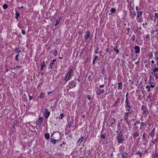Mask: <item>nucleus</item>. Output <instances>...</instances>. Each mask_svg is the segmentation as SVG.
I'll return each mask as SVG.
<instances>
[{
  "mask_svg": "<svg viewBox=\"0 0 158 158\" xmlns=\"http://www.w3.org/2000/svg\"><path fill=\"white\" fill-rule=\"evenodd\" d=\"M114 50L116 52V53H118L119 52V51L118 49H117L116 48H114Z\"/></svg>",
  "mask_w": 158,
  "mask_h": 158,
  "instance_id": "obj_36",
  "label": "nucleus"
},
{
  "mask_svg": "<svg viewBox=\"0 0 158 158\" xmlns=\"http://www.w3.org/2000/svg\"><path fill=\"white\" fill-rule=\"evenodd\" d=\"M146 88L148 92L150 90V87L149 86H147L146 87Z\"/></svg>",
  "mask_w": 158,
  "mask_h": 158,
  "instance_id": "obj_33",
  "label": "nucleus"
},
{
  "mask_svg": "<svg viewBox=\"0 0 158 158\" xmlns=\"http://www.w3.org/2000/svg\"><path fill=\"white\" fill-rule=\"evenodd\" d=\"M141 108L142 110L143 111V114H147L148 113V108L145 106H143L141 107Z\"/></svg>",
  "mask_w": 158,
  "mask_h": 158,
  "instance_id": "obj_3",
  "label": "nucleus"
},
{
  "mask_svg": "<svg viewBox=\"0 0 158 158\" xmlns=\"http://www.w3.org/2000/svg\"><path fill=\"white\" fill-rule=\"evenodd\" d=\"M50 141L52 143H53L54 144H55L56 143V141H57V140H56L55 139L53 138L52 137V135L51 136V140Z\"/></svg>",
  "mask_w": 158,
  "mask_h": 158,
  "instance_id": "obj_11",
  "label": "nucleus"
},
{
  "mask_svg": "<svg viewBox=\"0 0 158 158\" xmlns=\"http://www.w3.org/2000/svg\"><path fill=\"white\" fill-rule=\"evenodd\" d=\"M21 67V66H17L14 68V69L15 70H16V71H17L18 69H19Z\"/></svg>",
  "mask_w": 158,
  "mask_h": 158,
  "instance_id": "obj_29",
  "label": "nucleus"
},
{
  "mask_svg": "<svg viewBox=\"0 0 158 158\" xmlns=\"http://www.w3.org/2000/svg\"><path fill=\"white\" fill-rule=\"evenodd\" d=\"M44 96V94L43 93H42L40 94L39 98H43Z\"/></svg>",
  "mask_w": 158,
  "mask_h": 158,
  "instance_id": "obj_27",
  "label": "nucleus"
},
{
  "mask_svg": "<svg viewBox=\"0 0 158 158\" xmlns=\"http://www.w3.org/2000/svg\"><path fill=\"white\" fill-rule=\"evenodd\" d=\"M122 158H128V154L126 152H123L122 153Z\"/></svg>",
  "mask_w": 158,
  "mask_h": 158,
  "instance_id": "obj_9",
  "label": "nucleus"
},
{
  "mask_svg": "<svg viewBox=\"0 0 158 158\" xmlns=\"http://www.w3.org/2000/svg\"><path fill=\"white\" fill-rule=\"evenodd\" d=\"M7 5L6 4H4L3 6V7L4 9H6L7 8Z\"/></svg>",
  "mask_w": 158,
  "mask_h": 158,
  "instance_id": "obj_30",
  "label": "nucleus"
},
{
  "mask_svg": "<svg viewBox=\"0 0 158 158\" xmlns=\"http://www.w3.org/2000/svg\"><path fill=\"white\" fill-rule=\"evenodd\" d=\"M129 112H127L125 113V116L124 117V119L126 120H127L128 119V116Z\"/></svg>",
  "mask_w": 158,
  "mask_h": 158,
  "instance_id": "obj_15",
  "label": "nucleus"
},
{
  "mask_svg": "<svg viewBox=\"0 0 158 158\" xmlns=\"http://www.w3.org/2000/svg\"><path fill=\"white\" fill-rule=\"evenodd\" d=\"M118 89H121L122 88V83H118Z\"/></svg>",
  "mask_w": 158,
  "mask_h": 158,
  "instance_id": "obj_18",
  "label": "nucleus"
},
{
  "mask_svg": "<svg viewBox=\"0 0 158 158\" xmlns=\"http://www.w3.org/2000/svg\"><path fill=\"white\" fill-rule=\"evenodd\" d=\"M136 10L138 12V7L137 6H136Z\"/></svg>",
  "mask_w": 158,
  "mask_h": 158,
  "instance_id": "obj_57",
  "label": "nucleus"
},
{
  "mask_svg": "<svg viewBox=\"0 0 158 158\" xmlns=\"http://www.w3.org/2000/svg\"><path fill=\"white\" fill-rule=\"evenodd\" d=\"M135 53H139L140 51V48L138 46H136L134 47Z\"/></svg>",
  "mask_w": 158,
  "mask_h": 158,
  "instance_id": "obj_6",
  "label": "nucleus"
},
{
  "mask_svg": "<svg viewBox=\"0 0 158 158\" xmlns=\"http://www.w3.org/2000/svg\"><path fill=\"white\" fill-rule=\"evenodd\" d=\"M139 135V133L138 132H136L134 133L133 135V137L135 138L136 137H138Z\"/></svg>",
  "mask_w": 158,
  "mask_h": 158,
  "instance_id": "obj_16",
  "label": "nucleus"
},
{
  "mask_svg": "<svg viewBox=\"0 0 158 158\" xmlns=\"http://www.w3.org/2000/svg\"><path fill=\"white\" fill-rule=\"evenodd\" d=\"M117 139L119 143H121L123 142V134L122 132H120L118 134Z\"/></svg>",
  "mask_w": 158,
  "mask_h": 158,
  "instance_id": "obj_2",
  "label": "nucleus"
},
{
  "mask_svg": "<svg viewBox=\"0 0 158 158\" xmlns=\"http://www.w3.org/2000/svg\"><path fill=\"white\" fill-rule=\"evenodd\" d=\"M104 92V90H102L100 88L98 89L96 91L97 94L98 95H100L102 93H103Z\"/></svg>",
  "mask_w": 158,
  "mask_h": 158,
  "instance_id": "obj_8",
  "label": "nucleus"
},
{
  "mask_svg": "<svg viewBox=\"0 0 158 158\" xmlns=\"http://www.w3.org/2000/svg\"><path fill=\"white\" fill-rule=\"evenodd\" d=\"M45 65L44 64H43L41 65V70H43L44 68L45 67Z\"/></svg>",
  "mask_w": 158,
  "mask_h": 158,
  "instance_id": "obj_28",
  "label": "nucleus"
},
{
  "mask_svg": "<svg viewBox=\"0 0 158 158\" xmlns=\"http://www.w3.org/2000/svg\"><path fill=\"white\" fill-rule=\"evenodd\" d=\"M140 122L139 121H137L135 123H134V125L135 126V128L136 129L138 128L139 126L140 125Z\"/></svg>",
  "mask_w": 158,
  "mask_h": 158,
  "instance_id": "obj_7",
  "label": "nucleus"
},
{
  "mask_svg": "<svg viewBox=\"0 0 158 158\" xmlns=\"http://www.w3.org/2000/svg\"><path fill=\"white\" fill-rule=\"evenodd\" d=\"M54 64L53 63H51L50 64V68L52 69V68L53 65Z\"/></svg>",
  "mask_w": 158,
  "mask_h": 158,
  "instance_id": "obj_40",
  "label": "nucleus"
},
{
  "mask_svg": "<svg viewBox=\"0 0 158 158\" xmlns=\"http://www.w3.org/2000/svg\"><path fill=\"white\" fill-rule=\"evenodd\" d=\"M94 56H95V58L94 60H96L97 59L98 57L97 56H96V55H94Z\"/></svg>",
  "mask_w": 158,
  "mask_h": 158,
  "instance_id": "obj_45",
  "label": "nucleus"
},
{
  "mask_svg": "<svg viewBox=\"0 0 158 158\" xmlns=\"http://www.w3.org/2000/svg\"><path fill=\"white\" fill-rule=\"evenodd\" d=\"M147 136V134L146 133H144L143 135V138L144 139L146 138V136Z\"/></svg>",
  "mask_w": 158,
  "mask_h": 158,
  "instance_id": "obj_32",
  "label": "nucleus"
},
{
  "mask_svg": "<svg viewBox=\"0 0 158 158\" xmlns=\"http://www.w3.org/2000/svg\"><path fill=\"white\" fill-rule=\"evenodd\" d=\"M149 56L152 57L153 56L152 53V52H150L148 53Z\"/></svg>",
  "mask_w": 158,
  "mask_h": 158,
  "instance_id": "obj_31",
  "label": "nucleus"
},
{
  "mask_svg": "<svg viewBox=\"0 0 158 158\" xmlns=\"http://www.w3.org/2000/svg\"><path fill=\"white\" fill-rule=\"evenodd\" d=\"M137 17L138 18H140L141 16L142 15L143 12L141 11H138Z\"/></svg>",
  "mask_w": 158,
  "mask_h": 158,
  "instance_id": "obj_12",
  "label": "nucleus"
},
{
  "mask_svg": "<svg viewBox=\"0 0 158 158\" xmlns=\"http://www.w3.org/2000/svg\"><path fill=\"white\" fill-rule=\"evenodd\" d=\"M154 135V133L153 132V131H152L151 133L150 134V135L152 137H153Z\"/></svg>",
  "mask_w": 158,
  "mask_h": 158,
  "instance_id": "obj_42",
  "label": "nucleus"
},
{
  "mask_svg": "<svg viewBox=\"0 0 158 158\" xmlns=\"http://www.w3.org/2000/svg\"><path fill=\"white\" fill-rule=\"evenodd\" d=\"M87 98L89 100H90L91 98V96L90 95H88L87 96Z\"/></svg>",
  "mask_w": 158,
  "mask_h": 158,
  "instance_id": "obj_43",
  "label": "nucleus"
},
{
  "mask_svg": "<svg viewBox=\"0 0 158 158\" xmlns=\"http://www.w3.org/2000/svg\"><path fill=\"white\" fill-rule=\"evenodd\" d=\"M98 51H97V50H96V51H95V54H97V53H98Z\"/></svg>",
  "mask_w": 158,
  "mask_h": 158,
  "instance_id": "obj_60",
  "label": "nucleus"
},
{
  "mask_svg": "<svg viewBox=\"0 0 158 158\" xmlns=\"http://www.w3.org/2000/svg\"><path fill=\"white\" fill-rule=\"evenodd\" d=\"M19 15L20 14L19 13L18 11H16V12L15 14V18L16 19H17L18 18V17L19 16Z\"/></svg>",
  "mask_w": 158,
  "mask_h": 158,
  "instance_id": "obj_21",
  "label": "nucleus"
},
{
  "mask_svg": "<svg viewBox=\"0 0 158 158\" xmlns=\"http://www.w3.org/2000/svg\"><path fill=\"white\" fill-rule=\"evenodd\" d=\"M22 33L24 35L25 34V31L24 30H22Z\"/></svg>",
  "mask_w": 158,
  "mask_h": 158,
  "instance_id": "obj_50",
  "label": "nucleus"
},
{
  "mask_svg": "<svg viewBox=\"0 0 158 158\" xmlns=\"http://www.w3.org/2000/svg\"><path fill=\"white\" fill-rule=\"evenodd\" d=\"M153 71L154 73H156L158 71V68L157 67H156L155 68L153 69Z\"/></svg>",
  "mask_w": 158,
  "mask_h": 158,
  "instance_id": "obj_24",
  "label": "nucleus"
},
{
  "mask_svg": "<svg viewBox=\"0 0 158 158\" xmlns=\"http://www.w3.org/2000/svg\"><path fill=\"white\" fill-rule=\"evenodd\" d=\"M72 71H73L72 69H71L69 70L68 73L66 75L67 77H69L70 76L72 72Z\"/></svg>",
  "mask_w": 158,
  "mask_h": 158,
  "instance_id": "obj_14",
  "label": "nucleus"
},
{
  "mask_svg": "<svg viewBox=\"0 0 158 158\" xmlns=\"http://www.w3.org/2000/svg\"><path fill=\"white\" fill-rule=\"evenodd\" d=\"M57 54V51L55 50L53 53V54L54 56H56Z\"/></svg>",
  "mask_w": 158,
  "mask_h": 158,
  "instance_id": "obj_39",
  "label": "nucleus"
},
{
  "mask_svg": "<svg viewBox=\"0 0 158 158\" xmlns=\"http://www.w3.org/2000/svg\"><path fill=\"white\" fill-rule=\"evenodd\" d=\"M156 60H158V57L156 56Z\"/></svg>",
  "mask_w": 158,
  "mask_h": 158,
  "instance_id": "obj_64",
  "label": "nucleus"
},
{
  "mask_svg": "<svg viewBox=\"0 0 158 158\" xmlns=\"http://www.w3.org/2000/svg\"><path fill=\"white\" fill-rule=\"evenodd\" d=\"M126 108H131V107L130 106V105L128 104H127L126 105Z\"/></svg>",
  "mask_w": 158,
  "mask_h": 158,
  "instance_id": "obj_46",
  "label": "nucleus"
},
{
  "mask_svg": "<svg viewBox=\"0 0 158 158\" xmlns=\"http://www.w3.org/2000/svg\"><path fill=\"white\" fill-rule=\"evenodd\" d=\"M155 19H156V18L157 19H158V14L157 13H156L155 14Z\"/></svg>",
  "mask_w": 158,
  "mask_h": 158,
  "instance_id": "obj_38",
  "label": "nucleus"
},
{
  "mask_svg": "<svg viewBox=\"0 0 158 158\" xmlns=\"http://www.w3.org/2000/svg\"><path fill=\"white\" fill-rule=\"evenodd\" d=\"M153 76L155 77L156 79H157L158 78V75H157L156 73H154Z\"/></svg>",
  "mask_w": 158,
  "mask_h": 158,
  "instance_id": "obj_35",
  "label": "nucleus"
},
{
  "mask_svg": "<svg viewBox=\"0 0 158 158\" xmlns=\"http://www.w3.org/2000/svg\"><path fill=\"white\" fill-rule=\"evenodd\" d=\"M56 61V60L55 59H53V60H52V61H53V62H55V61Z\"/></svg>",
  "mask_w": 158,
  "mask_h": 158,
  "instance_id": "obj_62",
  "label": "nucleus"
},
{
  "mask_svg": "<svg viewBox=\"0 0 158 158\" xmlns=\"http://www.w3.org/2000/svg\"><path fill=\"white\" fill-rule=\"evenodd\" d=\"M145 123H142L141 124V127H139V128L140 129H141V128H142V127L143 126H145Z\"/></svg>",
  "mask_w": 158,
  "mask_h": 158,
  "instance_id": "obj_34",
  "label": "nucleus"
},
{
  "mask_svg": "<svg viewBox=\"0 0 158 158\" xmlns=\"http://www.w3.org/2000/svg\"><path fill=\"white\" fill-rule=\"evenodd\" d=\"M128 93L127 92L126 95V98H127V96H128Z\"/></svg>",
  "mask_w": 158,
  "mask_h": 158,
  "instance_id": "obj_61",
  "label": "nucleus"
},
{
  "mask_svg": "<svg viewBox=\"0 0 158 158\" xmlns=\"http://www.w3.org/2000/svg\"><path fill=\"white\" fill-rule=\"evenodd\" d=\"M32 98V96H29V99H30V100H31V99Z\"/></svg>",
  "mask_w": 158,
  "mask_h": 158,
  "instance_id": "obj_56",
  "label": "nucleus"
},
{
  "mask_svg": "<svg viewBox=\"0 0 158 158\" xmlns=\"http://www.w3.org/2000/svg\"><path fill=\"white\" fill-rule=\"evenodd\" d=\"M111 121H112L111 122V124L110 126H111L112 127H113L114 126V124L115 123V120L114 118H113L111 119Z\"/></svg>",
  "mask_w": 158,
  "mask_h": 158,
  "instance_id": "obj_13",
  "label": "nucleus"
},
{
  "mask_svg": "<svg viewBox=\"0 0 158 158\" xmlns=\"http://www.w3.org/2000/svg\"><path fill=\"white\" fill-rule=\"evenodd\" d=\"M104 86V85H100L99 86V87L100 88H102Z\"/></svg>",
  "mask_w": 158,
  "mask_h": 158,
  "instance_id": "obj_53",
  "label": "nucleus"
},
{
  "mask_svg": "<svg viewBox=\"0 0 158 158\" xmlns=\"http://www.w3.org/2000/svg\"><path fill=\"white\" fill-rule=\"evenodd\" d=\"M133 15L134 16H135L136 15V13L135 12V11H134L133 12Z\"/></svg>",
  "mask_w": 158,
  "mask_h": 158,
  "instance_id": "obj_58",
  "label": "nucleus"
},
{
  "mask_svg": "<svg viewBox=\"0 0 158 158\" xmlns=\"http://www.w3.org/2000/svg\"><path fill=\"white\" fill-rule=\"evenodd\" d=\"M109 51V49L108 48H107L106 50V53L108 52Z\"/></svg>",
  "mask_w": 158,
  "mask_h": 158,
  "instance_id": "obj_51",
  "label": "nucleus"
},
{
  "mask_svg": "<svg viewBox=\"0 0 158 158\" xmlns=\"http://www.w3.org/2000/svg\"><path fill=\"white\" fill-rule=\"evenodd\" d=\"M19 56V54H18L17 55H16V56L15 57V60H16L17 61H18V56Z\"/></svg>",
  "mask_w": 158,
  "mask_h": 158,
  "instance_id": "obj_41",
  "label": "nucleus"
},
{
  "mask_svg": "<svg viewBox=\"0 0 158 158\" xmlns=\"http://www.w3.org/2000/svg\"><path fill=\"white\" fill-rule=\"evenodd\" d=\"M45 137L47 139H48L49 138V134L48 133H46L45 134Z\"/></svg>",
  "mask_w": 158,
  "mask_h": 158,
  "instance_id": "obj_19",
  "label": "nucleus"
},
{
  "mask_svg": "<svg viewBox=\"0 0 158 158\" xmlns=\"http://www.w3.org/2000/svg\"><path fill=\"white\" fill-rule=\"evenodd\" d=\"M136 154H139L140 157H141L142 156V153L139 152H138L137 153H136Z\"/></svg>",
  "mask_w": 158,
  "mask_h": 158,
  "instance_id": "obj_37",
  "label": "nucleus"
},
{
  "mask_svg": "<svg viewBox=\"0 0 158 158\" xmlns=\"http://www.w3.org/2000/svg\"><path fill=\"white\" fill-rule=\"evenodd\" d=\"M52 91H50V92H48V94H52Z\"/></svg>",
  "mask_w": 158,
  "mask_h": 158,
  "instance_id": "obj_55",
  "label": "nucleus"
},
{
  "mask_svg": "<svg viewBox=\"0 0 158 158\" xmlns=\"http://www.w3.org/2000/svg\"><path fill=\"white\" fill-rule=\"evenodd\" d=\"M135 36L134 35H133L132 36V40L133 41H134L135 40Z\"/></svg>",
  "mask_w": 158,
  "mask_h": 158,
  "instance_id": "obj_49",
  "label": "nucleus"
},
{
  "mask_svg": "<svg viewBox=\"0 0 158 158\" xmlns=\"http://www.w3.org/2000/svg\"><path fill=\"white\" fill-rule=\"evenodd\" d=\"M116 9L114 8H112L111 9L110 11L111 12V14L112 13H115L116 11Z\"/></svg>",
  "mask_w": 158,
  "mask_h": 158,
  "instance_id": "obj_23",
  "label": "nucleus"
},
{
  "mask_svg": "<svg viewBox=\"0 0 158 158\" xmlns=\"http://www.w3.org/2000/svg\"><path fill=\"white\" fill-rule=\"evenodd\" d=\"M43 118L42 117H40L38 120L36 122V125L39 127H40L41 125V123L43 121Z\"/></svg>",
  "mask_w": 158,
  "mask_h": 158,
  "instance_id": "obj_4",
  "label": "nucleus"
},
{
  "mask_svg": "<svg viewBox=\"0 0 158 158\" xmlns=\"http://www.w3.org/2000/svg\"><path fill=\"white\" fill-rule=\"evenodd\" d=\"M95 61L96 60H94L93 62V64H94V62H95Z\"/></svg>",
  "mask_w": 158,
  "mask_h": 158,
  "instance_id": "obj_63",
  "label": "nucleus"
},
{
  "mask_svg": "<svg viewBox=\"0 0 158 158\" xmlns=\"http://www.w3.org/2000/svg\"><path fill=\"white\" fill-rule=\"evenodd\" d=\"M51 135H52L53 138L57 141H58L61 138L60 133L58 131L54 132Z\"/></svg>",
  "mask_w": 158,
  "mask_h": 158,
  "instance_id": "obj_1",
  "label": "nucleus"
},
{
  "mask_svg": "<svg viewBox=\"0 0 158 158\" xmlns=\"http://www.w3.org/2000/svg\"><path fill=\"white\" fill-rule=\"evenodd\" d=\"M90 35V33L89 31H87L86 32V36H85V40H87L89 38Z\"/></svg>",
  "mask_w": 158,
  "mask_h": 158,
  "instance_id": "obj_10",
  "label": "nucleus"
},
{
  "mask_svg": "<svg viewBox=\"0 0 158 158\" xmlns=\"http://www.w3.org/2000/svg\"><path fill=\"white\" fill-rule=\"evenodd\" d=\"M130 109L129 108L128 109V112H129V113H130V114H131V112H130Z\"/></svg>",
  "mask_w": 158,
  "mask_h": 158,
  "instance_id": "obj_54",
  "label": "nucleus"
},
{
  "mask_svg": "<svg viewBox=\"0 0 158 158\" xmlns=\"http://www.w3.org/2000/svg\"><path fill=\"white\" fill-rule=\"evenodd\" d=\"M151 63H152V64H154V60H152V61H151Z\"/></svg>",
  "mask_w": 158,
  "mask_h": 158,
  "instance_id": "obj_59",
  "label": "nucleus"
},
{
  "mask_svg": "<svg viewBox=\"0 0 158 158\" xmlns=\"http://www.w3.org/2000/svg\"><path fill=\"white\" fill-rule=\"evenodd\" d=\"M84 139V138L82 137L81 138L78 140L77 142H80V143H81L83 141Z\"/></svg>",
  "mask_w": 158,
  "mask_h": 158,
  "instance_id": "obj_22",
  "label": "nucleus"
},
{
  "mask_svg": "<svg viewBox=\"0 0 158 158\" xmlns=\"http://www.w3.org/2000/svg\"><path fill=\"white\" fill-rule=\"evenodd\" d=\"M64 116V115L63 114V113L61 114L60 115V116L59 117V119H62L63 118Z\"/></svg>",
  "mask_w": 158,
  "mask_h": 158,
  "instance_id": "obj_26",
  "label": "nucleus"
},
{
  "mask_svg": "<svg viewBox=\"0 0 158 158\" xmlns=\"http://www.w3.org/2000/svg\"><path fill=\"white\" fill-rule=\"evenodd\" d=\"M150 86L152 88H153L155 87V86L152 85H151Z\"/></svg>",
  "mask_w": 158,
  "mask_h": 158,
  "instance_id": "obj_52",
  "label": "nucleus"
},
{
  "mask_svg": "<svg viewBox=\"0 0 158 158\" xmlns=\"http://www.w3.org/2000/svg\"><path fill=\"white\" fill-rule=\"evenodd\" d=\"M69 78V77H67V76H66V77L65 78L64 80L66 81H67L68 80Z\"/></svg>",
  "mask_w": 158,
  "mask_h": 158,
  "instance_id": "obj_47",
  "label": "nucleus"
},
{
  "mask_svg": "<svg viewBox=\"0 0 158 158\" xmlns=\"http://www.w3.org/2000/svg\"><path fill=\"white\" fill-rule=\"evenodd\" d=\"M50 112L47 109H45L44 116L46 118H47L50 115Z\"/></svg>",
  "mask_w": 158,
  "mask_h": 158,
  "instance_id": "obj_5",
  "label": "nucleus"
},
{
  "mask_svg": "<svg viewBox=\"0 0 158 158\" xmlns=\"http://www.w3.org/2000/svg\"><path fill=\"white\" fill-rule=\"evenodd\" d=\"M101 137L103 138V139H105V138L106 137L104 135H103L102 134L101 136Z\"/></svg>",
  "mask_w": 158,
  "mask_h": 158,
  "instance_id": "obj_48",
  "label": "nucleus"
},
{
  "mask_svg": "<svg viewBox=\"0 0 158 158\" xmlns=\"http://www.w3.org/2000/svg\"><path fill=\"white\" fill-rule=\"evenodd\" d=\"M129 102V100L127 98H126V103L127 104H128V103Z\"/></svg>",
  "mask_w": 158,
  "mask_h": 158,
  "instance_id": "obj_44",
  "label": "nucleus"
},
{
  "mask_svg": "<svg viewBox=\"0 0 158 158\" xmlns=\"http://www.w3.org/2000/svg\"><path fill=\"white\" fill-rule=\"evenodd\" d=\"M69 85H73L75 86V83L73 81H71L69 82Z\"/></svg>",
  "mask_w": 158,
  "mask_h": 158,
  "instance_id": "obj_20",
  "label": "nucleus"
},
{
  "mask_svg": "<svg viewBox=\"0 0 158 158\" xmlns=\"http://www.w3.org/2000/svg\"><path fill=\"white\" fill-rule=\"evenodd\" d=\"M60 18H59L57 19L56 20V24L55 25V26H57L60 23Z\"/></svg>",
  "mask_w": 158,
  "mask_h": 158,
  "instance_id": "obj_17",
  "label": "nucleus"
},
{
  "mask_svg": "<svg viewBox=\"0 0 158 158\" xmlns=\"http://www.w3.org/2000/svg\"><path fill=\"white\" fill-rule=\"evenodd\" d=\"M15 50L18 53L21 52V51L19 50V49L18 48L16 47L15 49Z\"/></svg>",
  "mask_w": 158,
  "mask_h": 158,
  "instance_id": "obj_25",
  "label": "nucleus"
}]
</instances>
